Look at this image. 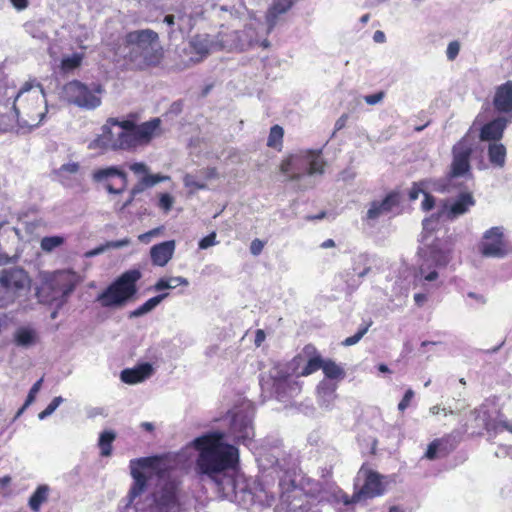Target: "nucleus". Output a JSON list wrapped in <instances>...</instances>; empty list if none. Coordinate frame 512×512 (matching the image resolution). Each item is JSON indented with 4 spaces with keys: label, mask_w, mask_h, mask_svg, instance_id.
<instances>
[{
    "label": "nucleus",
    "mask_w": 512,
    "mask_h": 512,
    "mask_svg": "<svg viewBox=\"0 0 512 512\" xmlns=\"http://www.w3.org/2000/svg\"><path fill=\"white\" fill-rule=\"evenodd\" d=\"M195 450V473L202 480L211 481L224 498H238L237 480L231 472L239 462L238 449L224 441V434L210 432L196 437L177 455H171L178 465L187 464Z\"/></svg>",
    "instance_id": "1"
},
{
    "label": "nucleus",
    "mask_w": 512,
    "mask_h": 512,
    "mask_svg": "<svg viewBox=\"0 0 512 512\" xmlns=\"http://www.w3.org/2000/svg\"><path fill=\"white\" fill-rule=\"evenodd\" d=\"M130 468L134 482L128 493V505L141 496L155 478L156 490L150 512H186L187 497L173 476L176 461H172L171 454L133 459Z\"/></svg>",
    "instance_id": "2"
},
{
    "label": "nucleus",
    "mask_w": 512,
    "mask_h": 512,
    "mask_svg": "<svg viewBox=\"0 0 512 512\" xmlns=\"http://www.w3.org/2000/svg\"><path fill=\"white\" fill-rule=\"evenodd\" d=\"M239 484L237 485V488ZM238 498H228L231 501L246 502L267 508L275 504L274 512H307L310 507L306 494L296 483L290 473H285L275 486L258 483L253 490H245L244 486L238 490Z\"/></svg>",
    "instance_id": "3"
},
{
    "label": "nucleus",
    "mask_w": 512,
    "mask_h": 512,
    "mask_svg": "<svg viewBox=\"0 0 512 512\" xmlns=\"http://www.w3.org/2000/svg\"><path fill=\"white\" fill-rule=\"evenodd\" d=\"M124 45L128 51L123 55V60L126 68L132 71L157 68L165 58V50L160 43L159 35L152 29L126 33Z\"/></svg>",
    "instance_id": "4"
},
{
    "label": "nucleus",
    "mask_w": 512,
    "mask_h": 512,
    "mask_svg": "<svg viewBox=\"0 0 512 512\" xmlns=\"http://www.w3.org/2000/svg\"><path fill=\"white\" fill-rule=\"evenodd\" d=\"M107 123L121 129L115 136L113 151L135 152L140 147L149 145L155 137L162 134V121L158 117L141 124H137L134 119L119 120L111 117Z\"/></svg>",
    "instance_id": "5"
},
{
    "label": "nucleus",
    "mask_w": 512,
    "mask_h": 512,
    "mask_svg": "<svg viewBox=\"0 0 512 512\" xmlns=\"http://www.w3.org/2000/svg\"><path fill=\"white\" fill-rule=\"evenodd\" d=\"M44 94L39 83L25 82L15 95L13 107L22 128L38 127L46 115Z\"/></svg>",
    "instance_id": "6"
},
{
    "label": "nucleus",
    "mask_w": 512,
    "mask_h": 512,
    "mask_svg": "<svg viewBox=\"0 0 512 512\" xmlns=\"http://www.w3.org/2000/svg\"><path fill=\"white\" fill-rule=\"evenodd\" d=\"M325 166L321 150L307 149L286 156L281 161L279 170L288 181H299L306 175H322Z\"/></svg>",
    "instance_id": "7"
},
{
    "label": "nucleus",
    "mask_w": 512,
    "mask_h": 512,
    "mask_svg": "<svg viewBox=\"0 0 512 512\" xmlns=\"http://www.w3.org/2000/svg\"><path fill=\"white\" fill-rule=\"evenodd\" d=\"M141 276L138 269L125 271L97 296V301L106 308L125 305L137 293V282Z\"/></svg>",
    "instance_id": "8"
},
{
    "label": "nucleus",
    "mask_w": 512,
    "mask_h": 512,
    "mask_svg": "<svg viewBox=\"0 0 512 512\" xmlns=\"http://www.w3.org/2000/svg\"><path fill=\"white\" fill-rule=\"evenodd\" d=\"M473 152L474 143L468 134L464 135L452 146V160L447 173L450 179L471 174V157Z\"/></svg>",
    "instance_id": "9"
},
{
    "label": "nucleus",
    "mask_w": 512,
    "mask_h": 512,
    "mask_svg": "<svg viewBox=\"0 0 512 512\" xmlns=\"http://www.w3.org/2000/svg\"><path fill=\"white\" fill-rule=\"evenodd\" d=\"M101 89L91 90L84 83L73 80L63 87V96L71 104L84 109H95L101 104V98L97 95Z\"/></svg>",
    "instance_id": "10"
},
{
    "label": "nucleus",
    "mask_w": 512,
    "mask_h": 512,
    "mask_svg": "<svg viewBox=\"0 0 512 512\" xmlns=\"http://www.w3.org/2000/svg\"><path fill=\"white\" fill-rule=\"evenodd\" d=\"M94 182L101 184L110 194H122L128 185V175L119 166L95 169L92 173Z\"/></svg>",
    "instance_id": "11"
},
{
    "label": "nucleus",
    "mask_w": 512,
    "mask_h": 512,
    "mask_svg": "<svg viewBox=\"0 0 512 512\" xmlns=\"http://www.w3.org/2000/svg\"><path fill=\"white\" fill-rule=\"evenodd\" d=\"M480 252L485 257L497 258L507 254L506 241L501 227H492L484 233Z\"/></svg>",
    "instance_id": "12"
},
{
    "label": "nucleus",
    "mask_w": 512,
    "mask_h": 512,
    "mask_svg": "<svg viewBox=\"0 0 512 512\" xmlns=\"http://www.w3.org/2000/svg\"><path fill=\"white\" fill-rule=\"evenodd\" d=\"M2 284L8 293L10 301L24 290L30 283V279L26 271L22 268H10L0 271Z\"/></svg>",
    "instance_id": "13"
},
{
    "label": "nucleus",
    "mask_w": 512,
    "mask_h": 512,
    "mask_svg": "<svg viewBox=\"0 0 512 512\" xmlns=\"http://www.w3.org/2000/svg\"><path fill=\"white\" fill-rule=\"evenodd\" d=\"M358 477H364L365 482L362 488L355 492V499L366 500L380 496L384 493L385 488L382 482L383 477L380 474L362 467L358 472Z\"/></svg>",
    "instance_id": "14"
},
{
    "label": "nucleus",
    "mask_w": 512,
    "mask_h": 512,
    "mask_svg": "<svg viewBox=\"0 0 512 512\" xmlns=\"http://www.w3.org/2000/svg\"><path fill=\"white\" fill-rule=\"evenodd\" d=\"M45 286L51 290L54 299L67 296L75 289V274L67 270L54 272L47 279Z\"/></svg>",
    "instance_id": "15"
},
{
    "label": "nucleus",
    "mask_w": 512,
    "mask_h": 512,
    "mask_svg": "<svg viewBox=\"0 0 512 512\" xmlns=\"http://www.w3.org/2000/svg\"><path fill=\"white\" fill-rule=\"evenodd\" d=\"M400 204V194L397 191L389 192L382 201H373L367 211V219L375 220L382 214L389 213Z\"/></svg>",
    "instance_id": "16"
},
{
    "label": "nucleus",
    "mask_w": 512,
    "mask_h": 512,
    "mask_svg": "<svg viewBox=\"0 0 512 512\" xmlns=\"http://www.w3.org/2000/svg\"><path fill=\"white\" fill-rule=\"evenodd\" d=\"M508 120L503 117L495 118L484 124L479 133L481 141H489L491 143L499 142L504 135Z\"/></svg>",
    "instance_id": "17"
},
{
    "label": "nucleus",
    "mask_w": 512,
    "mask_h": 512,
    "mask_svg": "<svg viewBox=\"0 0 512 512\" xmlns=\"http://www.w3.org/2000/svg\"><path fill=\"white\" fill-rule=\"evenodd\" d=\"M493 105L499 113L512 114V80L496 88Z\"/></svg>",
    "instance_id": "18"
},
{
    "label": "nucleus",
    "mask_w": 512,
    "mask_h": 512,
    "mask_svg": "<svg viewBox=\"0 0 512 512\" xmlns=\"http://www.w3.org/2000/svg\"><path fill=\"white\" fill-rule=\"evenodd\" d=\"M303 353L307 356H310V358L304 367H292L294 373H296L298 376H308L318 371L319 369H322L324 359L317 352V349L313 344L305 345L303 348Z\"/></svg>",
    "instance_id": "19"
},
{
    "label": "nucleus",
    "mask_w": 512,
    "mask_h": 512,
    "mask_svg": "<svg viewBox=\"0 0 512 512\" xmlns=\"http://www.w3.org/2000/svg\"><path fill=\"white\" fill-rule=\"evenodd\" d=\"M8 88L0 86V94H7ZM19 126L18 117L15 113L13 105L10 107L9 102H0V134L12 132Z\"/></svg>",
    "instance_id": "20"
},
{
    "label": "nucleus",
    "mask_w": 512,
    "mask_h": 512,
    "mask_svg": "<svg viewBox=\"0 0 512 512\" xmlns=\"http://www.w3.org/2000/svg\"><path fill=\"white\" fill-rule=\"evenodd\" d=\"M153 374V367L150 363L145 362L134 368H126L121 371L120 379L126 384H137L143 382Z\"/></svg>",
    "instance_id": "21"
},
{
    "label": "nucleus",
    "mask_w": 512,
    "mask_h": 512,
    "mask_svg": "<svg viewBox=\"0 0 512 512\" xmlns=\"http://www.w3.org/2000/svg\"><path fill=\"white\" fill-rule=\"evenodd\" d=\"M175 251V241L169 240L156 244L150 249V257L153 265L163 267L173 257Z\"/></svg>",
    "instance_id": "22"
},
{
    "label": "nucleus",
    "mask_w": 512,
    "mask_h": 512,
    "mask_svg": "<svg viewBox=\"0 0 512 512\" xmlns=\"http://www.w3.org/2000/svg\"><path fill=\"white\" fill-rule=\"evenodd\" d=\"M476 203L473 194L470 191L461 192L455 201L450 205L449 216L451 218L465 214Z\"/></svg>",
    "instance_id": "23"
},
{
    "label": "nucleus",
    "mask_w": 512,
    "mask_h": 512,
    "mask_svg": "<svg viewBox=\"0 0 512 512\" xmlns=\"http://www.w3.org/2000/svg\"><path fill=\"white\" fill-rule=\"evenodd\" d=\"M167 179H169V177L163 175L143 176L138 181V183L131 189L130 197L125 201L122 208H126L127 206H129L133 202L135 196L138 193L142 192L145 188L153 187L160 182L166 181Z\"/></svg>",
    "instance_id": "24"
},
{
    "label": "nucleus",
    "mask_w": 512,
    "mask_h": 512,
    "mask_svg": "<svg viewBox=\"0 0 512 512\" xmlns=\"http://www.w3.org/2000/svg\"><path fill=\"white\" fill-rule=\"evenodd\" d=\"M112 125L106 122L102 127V134L93 139L89 145V149H99L101 151L113 150L115 136L112 133Z\"/></svg>",
    "instance_id": "25"
},
{
    "label": "nucleus",
    "mask_w": 512,
    "mask_h": 512,
    "mask_svg": "<svg viewBox=\"0 0 512 512\" xmlns=\"http://www.w3.org/2000/svg\"><path fill=\"white\" fill-rule=\"evenodd\" d=\"M231 419V429L235 438L246 441L253 437L254 431L251 426L250 418L235 417Z\"/></svg>",
    "instance_id": "26"
},
{
    "label": "nucleus",
    "mask_w": 512,
    "mask_h": 512,
    "mask_svg": "<svg viewBox=\"0 0 512 512\" xmlns=\"http://www.w3.org/2000/svg\"><path fill=\"white\" fill-rule=\"evenodd\" d=\"M487 155L490 164L495 168H503L506 163L507 150L502 143H489Z\"/></svg>",
    "instance_id": "27"
},
{
    "label": "nucleus",
    "mask_w": 512,
    "mask_h": 512,
    "mask_svg": "<svg viewBox=\"0 0 512 512\" xmlns=\"http://www.w3.org/2000/svg\"><path fill=\"white\" fill-rule=\"evenodd\" d=\"M81 166L78 162H68L62 164L55 174L61 184L69 186L70 182L75 179V176L80 173Z\"/></svg>",
    "instance_id": "28"
},
{
    "label": "nucleus",
    "mask_w": 512,
    "mask_h": 512,
    "mask_svg": "<svg viewBox=\"0 0 512 512\" xmlns=\"http://www.w3.org/2000/svg\"><path fill=\"white\" fill-rule=\"evenodd\" d=\"M191 53L195 55L191 60L194 63H199L204 60L210 53V45L206 39H202L200 36H195L190 41Z\"/></svg>",
    "instance_id": "29"
},
{
    "label": "nucleus",
    "mask_w": 512,
    "mask_h": 512,
    "mask_svg": "<svg viewBox=\"0 0 512 512\" xmlns=\"http://www.w3.org/2000/svg\"><path fill=\"white\" fill-rule=\"evenodd\" d=\"M336 489L337 487L334 484L325 482L316 483L314 487L310 488L309 492L314 498L318 499L319 502H329L333 498H336Z\"/></svg>",
    "instance_id": "30"
},
{
    "label": "nucleus",
    "mask_w": 512,
    "mask_h": 512,
    "mask_svg": "<svg viewBox=\"0 0 512 512\" xmlns=\"http://www.w3.org/2000/svg\"><path fill=\"white\" fill-rule=\"evenodd\" d=\"M168 296H169V293H161V294H158V295L148 299L141 306H139L138 308H136L133 311H130L129 318H137V317L143 316L144 314L149 313Z\"/></svg>",
    "instance_id": "31"
},
{
    "label": "nucleus",
    "mask_w": 512,
    "mask_h": 512,
    "mask_svg": "<svg viewBox=\"0 0 512 512\" xmlns=\"http://www.w3.org/2000/svg\"><path fill=\"white\" fill-rule=\"evenodd\" d=\"M50 488L48 485H40L30 496L28 506L33 512H38L41 505L48 500Z\"/></svg>",
    "instance_id": "32"
},
{
    "label": "nucleus",
    "mask_w": 512,
    "mask_h": 512,
    "mask_svg": "<svg viewBox=\"0 0 512 512\" xmlns=\"http://www.w3.org/2000/svg\"><path fill=\"white\" fill-rule=\"evenodd\" d=\"M256 412L255 405L252 401L241 398L234 407L227 412L226 416H252Z\"/></svg>",
    "instance_id": "33"
},
{
    "label": "nucleus",
    "mask_w": 512,
    "mask_h": 512,
    "mask_svg": "<svg viewBox=\"0 0 512 512\" xmlns=\"http://www.w3.org/2000/svg\"><path fill=\"white\" fill-rule=\"evenodd\" d=\"M478 416H500L499 399L495 396L485 399L477 409Z\"/></svg>",
    "instance_id": "34"
},
{
    "label": "nucleus",
    "mask_w": 512,
    "mask_h": 512,
    "mask_svg": "<svg viewBox=\"0 0 512 512\" xmlns=\"http://www.w3.org/2000/svg\"><path fill=\"white\" fill-rule=\"evenodd\" d=\"M284 129L280 125H273L267 139V146L269 148L281 151L283 148Z\"/></svg>",
    "instance_id": "35"
},
{
    "label": "nucleus",
    "mask_w": 512,
    "mask_h": 512,
    "mask_svg": "<svg viewBox=\"0 0 512 512\" xmlns=\"http://www.w3.org/2000/svg\"><path fill=\"white\" fill-rule=\"evenodd\" d=\"M322 371L328 379H343L345 377L344 369L331 359L324 360Z\"/></svg>",
    "instance_id": "36"
},
{
    "label": "nucleus",
    "mask_w": 512,
    "mask_h": 512,
    "mask_svg": "<svg viewBox=\"0 0 512 512\" xmlns=\"http://www.w3.org/2000/svg\"><path fill=\"white\" fill-rule=\"evenodd\" d=\"M115 439V433L112 431H104L101 433L99 438V447L101 450V455L104 457H108L111 455L112 451V442Z\"/></svg>",
    "instance_id": "37"
},
{
    "label": "nucleus",
    "mask_w": 512,
    "mask_h": 512,
    "mask_svg": "<svg viewBox=\"0 0 512 512\" xmlns=\"http://www.w3.org/2000/svg\"><path fill=\"white\" fill-rule=\"evenodd\" d=\"M83 60V56L79 53H74L71 56L63 57L61 60V69L63 71H72L78 68Z\"/></svg>",
    "instance_id": "38"
},
{
    "label": "nucleus",
    "mask_w": 512,
    "mask_h": 512,
    "mask_svg": "<svg viewBox=\"0 0 512 512\" xmlns=\"http://www.w3.org/2000/svg\"><path fill=\"white\" fill-rule=\"evenodd\" d=\"M16 343L21 346H29L35 341V333L30 329L21 328L17 331Z\"/></svg>",
    "instance_id": "39"
},
{
    "label": "nucleus",
    "mask_w": 512,
    "mask_h": 512,
    "mask_svg": "<svg viewBox=\"0 0 512 512\" xmlns=\"http://www.w3.org/2000/svg\"><path fill=\"white\" fill-rule=\"evenodd\" d=\"M65 239L62 236H46L41 240V248L46 252H51L55 248L61 246Z\"/></svg>",
    "instance_id": "40"
},
{
    "label": "nucleus",
    "mask_w": 512,
    "mask_h": 512,
    "mask_svg": "<svg viewBox=\"0 0 512 512\" xmlns=\"http://www.w3.org/2000/svg\"><path fill=\"white\" fill-rule=\"evenodd\" d=\"M293 5V0H274L269 9L270 14L278 16L287 12Z\"/></svg>",
    "instance_id": "41"
},
{
    "label": "nucleus",
    "mask_w": 512,
    "mask_h": 512,
    "mask_svg": "<svg viewBox=\"0 0 512 512\" xmlns=\"http://www.w3.org/2000/svg\"><path fill=\"white\" fill-rule=\"evenodd\" d=\"M42 381L43 379H39L38 381H36L33 386L31 387L28 395H27V398H26V401L25 403L22 405V407L17 411L16 415L15 416H20L23 411L25 410V408L27 406H29L35 399L37 393L39 392L40 388H41V385H42Z\"/></svg>",
    "instance_id": "42"
},
{
    "label": "nucleus",
    "mask_w": 512,
    "mask_h": 512,
    "mask_svg": "<svg viewBox=\"0 0 512 512\" xmlns=\"http://www.w3.org/2000/svg\"><path fill=\"white\" fill-rule=\"evenodd\" d=\"M370 325H371V323L360 327L359 330L353 336L347 337L342 342V345L352 346V345H355L356 343H358L362 339V337L368 332Z\"/></svg>",
    "instance_id": "43"
},
{
    "label": "nucleus",
    "mask_w": 512,
    "mask_h": 512,
    "mask_svg": "<svg viewBox=\"0 0 512 512\" xmlns=\"http://www.w3.org/2000/svg\"><path fill=\"white\" fill-rule=\"evenodd\" d=\"M174 203V198L169 193H161L159 196L158 207L165 213H168Z\"/></svg>",
    "instance_id": "44"
},
{
    "label": "nucleus",
    "mask_w": 512,
    "mask_h": 512,
    "mask_svg": "<svg viewBox=\"0 0 512 512\" xmlns=\"http://www.w3.org/2000/svg\"><path fill=\"white\" fill-rule=\"evenodd\" d=\"M414 396H415V393L412 389H408L406 390L403 398L401 399V401L399 402L398 404V410L399 412L401 413H404V411L411 406V403L414 399Z\"/></svg>",
    "instance_id": "45"
},
{
    "label": "nucleus",
    "mask_w": 512,
    "mask_h": 512,
    "mask_svg": "<svg viewBox=\"0 0 512 512\" xmlns=\"http://www.w3.org/2000/svg\"><path fill=\"white\" fill-rule=\"evenodd\" d=\"M498 418H488V421L485 422V425L488 429H490L491 426H495L496 432H502L504 430H507L512 433V425L509 424L507 421H499V423L496 425L495 422Z\"/></svg>",
    "instance_id": "46"
},
{
    "label": "nucleus",
    "mask_w": 512,
    "mask_h": 512,
    "mask_svg": "<svg viewBox=\"0 0 512 512\" xmlns=\"http://www.w3.org/2000/svg\"><path fill=\"white\" fill-rule=\"evenodd\" d=\"M334 499L336 501L343 502L345 506H350L351 504L362 501V499H355V493L352 495V497H349L347 494L342 493V491L338 488L336 489V498Z\"/></svg>",
    "instance_id": "47"
},
{
    "label": "nucleus",
    "mask_w": 512,
    "mask_h": 512,
    "mask_svg": "<svg viewBox=\"0 0 512 512\" xmlns=\"http://www.w3.org/2000/svg\"><path fill=\"white\" fill-rule=\"evenodd\" d=\"M275 387H276V392L278 394H280V391L282 389H285L286 387H290V389H292L294 391L299 390L297 383L292 382L289 378H284V379L276 381Z\"/></svg>",
    "instance_id": "48"
},
{
    "label": "nucleus",
    "mask_w": 512,
    "mask_h": 512,
    "mask_svg": "<svg viewBox=\"0 0 512 512\" xmlns=\"http://www.w3.org/2000/svg\"><path fill=\"white\" fill-rule=\"evenodd\" d=\"M423 195L424 199L421 203L422 210L425 212L432 210L436 204L435 197L428 192H423Z\"/></svg>",
    "instance_id": "49"
},
{
    "label": "nucleus",
    "mask_w": 512,
    "mask_h": 512,
    "mask_svg": "<svg viewBox=\"0 0 512 512\" xmlns=\"http://www.w3.org/2000/svg\"><path fill=\"white\" fill-rule=\"evenodd\" d=\"M424 182H413L411 189L409 190L408 196L410 201L418 199L419 195L423 193Z\"/></svg>",
    "instance_id": "50"
},
{
    "label": "nucleus",
    "mask_w": 512,
    "mask_h": 512,
    "mask_svg": "<svg viewBox=\"0 0 512 512\" xmlns=\"http://www.w3.org/2000/svg\"><path fill=\"white\" fill-rule=\"evenodd\" d=\"M459 51H460V44H459V42L458 41H451L448 44L447 51H446L447 58L449 60L453 61L458 56Z\"/></svg>",
    "instance_id": "51"
},
{
    "label": "nucleus",
    "mask_w": 512,
    "mask_h": 512,
    "mask_svg": "<svg viewBox=\"0 0 512 512\" xmlns=\"http://www.w3.org/2000/svg\"><path fill=\"white\" fill-rule=\"evenodd\" d=\"M62 402L61 397H55L38 416H50Z\"/></svg>",
    "instance_id": "52"
},
{
    "label": "nucleus",
    "mask_w": 512,
    "mask_h": 512,
    "mask_svg": "<svg viewBox=\"0 0 512 512\" xmlns=\"http://www.w3.org/2000/svg\"><path fill=\"white\" fill-rule=\"evenodd\" d=\"M216 243H217L216 233L212 232V233L208 234L207 236H205L204 238H202L199 241L198 246L200 249H207L208 247H211V246L215 245Z\"/></svg>",
    "instance_id": "53"
},
{
    "label": "nucleus",
    "mask_w": 512,
    "mask_h": 512,
    "mask_svg": "<svg viewBox=\"0 0 512 512\" xmlns=\"http://www.w3.org/2000/svg\"><path fill=\"white\" fill-rule=\"evenodd\" d=\"M168 280V283L170 284L171 289H174L178 286H188L189 281L187 278L182 276H175V277H166Z\"/></svg>",
    "instance_id": "54"
},
{
    "label": "nucleus",
    "mask_w": 512,
    "mask_h": 512,
    "mask_svg": "<svg viewBox=\"0 0 512 512\" xmlns=\"http://www.w3.org/2000/svg\"><path fill=\"white\" fill-rule=\"evenodd\" d=\"M265 246V242L256 238L254 240H252L251 244H250V252L252 255L254 256H258L261 254V252L263 251V248Z\"/></svg>",
    "instance_id": "55"
},
{
    "label": "nucleus",
    "mask_w": 512,
    "mask_h": 512,
    "mask_svg": "<svg viewBox=\"0 0 512 512\" xmlns=\"http://www.w3.org/2000/svg\"><path fill=\"white\" fill-rule=\"evenodd\" d=\"M129 169L135 174H144V176L150 175L149 169L143 162H135L129 166Z\"/></svg>",
    "instance_id": "56"
},
{
    "label": "nucleus",
    "mask_w": 512,
    "mask_h": 512,
    "mask_svg": "<svg viewBox=\"0 0 512 512\" xmlns=\"http://www.w3.org/2000/svg\"><path fill=\"white\" fill-rule=\"evenodd\" d=\"M384 96H385V92L379 91L374 94L366 95L364 97V100L368 105H375V104L379 103L380 101H382Z\"/></svg>",
    "instance_id": "57"
},
{
    "label": "nucleus",
    "mask_w": 512,
    "mask_h": 512,
    "mask_svg": "<svg viewBox=\"0 0 512 512\" xmlns=\"http://www.w3.org/2000/svg\"><path fill=\"white\" fill-rule=\"evenodd\" d=\"M441 445V441L440 440H435L433 441L429 446H428V449L426 451V457L428 459H434L436 458L437 456V451L439 449Z\"/></svg>",
    "instance_id": "58"
},
{
    "label": "nucleus",
    "mask_w": 512,
    "mask_h": 512,
    "mask_svg": "<svg viewBox=\"0 0 512 512\" xmlns=\"http://www.w3.org/2000/svg\"><path fill=\"white\" fill-rule=\"evenodd\" d=\"M154 291H163L171 289L166 277H161L152 287Z\"/></svg>",
    "instance_id": "59"
},
{
    "label": "nucleus",
    "mask_w": 512,
    "mask_h": 512,
    "mask_svg": "<svg viewBox=\"0 0 512 512\" xmlns=\"http://www.w3.org/2000/svg\"><path fill=\"white\" fill-rule=\"evenodd\" d=\"M265 338H266V334H265L264 330H262V329L256 330L255 339H254L255 346L260 347L262 345V343L265 341Z\"/></svg>",
    "instance_id": "60"
},
{
    "label": "nucleus",
    "mask_w": 512,
    "mask_h": 512,
    "mask_svg": "<svg viewBox=\"0 0 512 512\" xmlns=\"http://www.w3.org/2000/svg\"><path fill=\"white\" fill-rule=\"evenodd\" d=\"M10 2L17 10H24L29 5V0H10Z\"/></svg>",
    "instance_id": "61"
},
{
    "label": "nucleus",
    "mask_w": 512,
    "mask_h": 512,
    "mask_svg": "<svg viewBox=\"0 0 512 512\" xmlns=\"http://www.w3.org/2000/svg\"><path fill=\"white\" fill-rule=\"evenodd\" d=\"M373 40L376 42V43H383L385 42L386 40V36L384 34L383 31L381 30H377L374 32V35H373Z\"/></svg>",
    "instance_id": "62"
},
{
    "label": "nucleus",
    "mask_w": 512,
    "mask_h": 512,
    "mask_svg": "<svg viewBox=\"0 0 512 512\" xmlns=\"http://www.w3.org/2000/svg\"><path fill=\"white\" fill-rule=\"evenodd\" d=\"M347 118L348 116L347 115H342L335 123V129L336 130H341L345 124H346V121H347Z\"/></svg>",
    "instance_id": "63"
},
{
    "label": "nucleus",
    "mask_w": 512,
    "mask_h": 512,
    "mask_svg": "<svg viewBox=\"0 0 512 512\" xmlns=\"http://www.w3.org/2000/svg\"><path fill=\"white\" fill-rule=\"evenodd\" d=\"M414 300L416 304L421 305L426 300V296L424 294L417 293L414 295Z\"/></svg>",
    "instance_id": "64"
}]
</instances>
